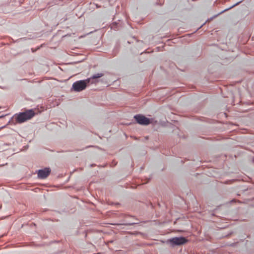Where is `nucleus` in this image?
<instances>
[{
  "mask_svg": "<svg viewBox=\"0 0 254 254\" xmlns=\"http://www.w3.org/2000/svg\"><path fill=\"white\" fill-rule=\"evenodd\" d=\"M35 112L32 109L26 110L25 112L15 114L14 119L18 123H22L30 120L35 115Z\"/></svg>",
  "mask_w": 254,
  "mask_h": 254,
  "instance_id": "obj_1",
  "label": "nucleus"
},
{
  "mask_svg": "<svg viewBox=\"0 0 254 254\" xmlns=\"http://www.w3.org/2000/svg\"><path fill=\"white\" fill-rule=\"evenodd\" d=\"M91 78L83 80H79L73 83L72 88L75 91L79 92L85 89L87 85L90 83Z\"/></svg>",
  "mask_w": 254,
  "mask_h": 254,
  "instance_id": "obj_2",
  "label": "nucleus"
},
{
  "mask_svg": "<svg viewBox=\"0 0 254 254\" xmlns=\"http://www.w3.org/2000/svg\"><path fill=\"white\" fill-rule=\"evenodd\" d=\"M170 243L173 246L183 245L187 242V240L184 237H174L169 240Z\"/></svg>",
  "mask_w": 254,
  "mask_h": 254,
  "instance_id": "obj_3",
  "label": "nucleus"
},
{
  "mask_svg": "<svg viewBox=\"0 0 254 254\" xmlns=\"http://www.w3.org/2000/svg\"><path fill=\"white\" fill-rule=\"evenodd\" d=\"M134 119L137 123L140 125H147L150 123L149 119L142 115H136L134 116Z\"/></svg>",
  "mask_w": 254,
  "mask_h": 254,
  "instance_id": "obj_4",
  "label": "nucleus"
},
{
  "mask_svg": "<svg viewBox=\"0 0 254 254\" xmlns=\"http://www.w3.org/2000/svg\"><path fill=\"white\" fill-rule=\"evenodd\" d=\"M51 170L49 168H45L43 169L38 170L37 175L40 179H43L46 178L50 174Z\"/></svg>",
  "mask_w": 254,
  "mask_h": 254,
  "instance_id": "obj_5",
  "label": "nucleus"
},
{
  "mask_svg": "<svg viewBox=\"0 0 254 254\" xmlns=\"http://www.w3.org/2000/svg\"><path fill=\"white\" fill-rule=\"evenodd\" d=\"M103 75H104V74L102 73H96V74L93 75L90 78H91L90 83L91 84L96 83V81H94V80L95 79L98 78H100V77H102Z\"/></svg>",
  "mask_w": 254,
  "mask_h": 254,
  "instance_id": "obj_6",
  "label": "nucleus"
}]
</instances>
